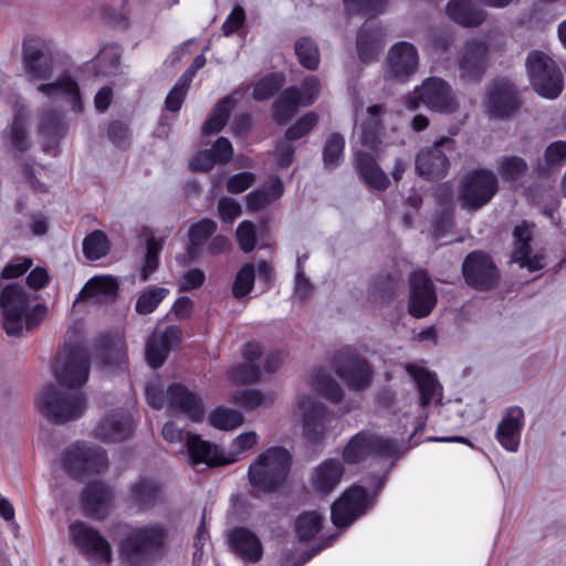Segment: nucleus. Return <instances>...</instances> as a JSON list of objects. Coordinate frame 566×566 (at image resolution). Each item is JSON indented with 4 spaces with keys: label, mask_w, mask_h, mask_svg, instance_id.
Listing matches in <instances>:
<instances>
[{
    "label": "nucleus",
    "mask_w": 566,
    "mask_h": 566,
    "mask_svg": "<svg viewBox=\"0 0 566 566\" xmlns=\"http://www.w3.org/2000/svg\"><path fill=\"white\" fill-rule=\"evenodd\" d=\"M54 373L60 387L49 384L41 390L38 401L40 411L56 424L77 420L86 409L85 395L78 389L88 379V350L83 346L65 348Z\"/></svg>",
    "instance_id": "1"
},
{
    "label": "nucleus",
    "mask_w": 566,
    "mask_h": 566,
    "mask_svg": "<svg viewBox=\"0 0 566 566\" xmlns=\"http://www.w3.org/2000/svg\"><path fill=\"white\" fill-rule=\"evenodd\" d=\"M2 326L9 336H21L23 329L32 332L48 314L38 295L18 283L7 284L0 292Z\"/></svg>",
    "instance_id": "2"
},
{
    "label": "nucleus",
    "mask_w": 566,
    "mask_h": 566,
    "mask_svg": "<svg viewBox=\"0 0 566 566\" xmlns=\"http://www.w3.org/2000/svg\"><path fill=\"white\" fill-rule=\"evenodd\" d=\"M167 535L159 523L134 527L119 543L120 558L129 566H147L161 557Z\"/></svg>",
    "instance_id": "3"
},
{
    "label": "nucleus",
    "mask_w": 566,
    "mask_h": 566,
    "mask_svg": "<svg viewBox=\"0 0 566 566\" xmlns=\"http://www.w3.org/2000/svg\"><path fill=\"white\" fill-rule=\"evenodd\" d=\"M292 465V455L283 447H271L250 464L248 476L253 489L273 493L286 481Z\"/></svg>",
    "instance_id": "4"
},
{
    "label": "nucleus",
    "mask_w": 566,
    "mask_h": 566,
    "mask_svg": "<svg viewBox=\"0 0 566 566\" xmlns=\"http://www.w3.org/2000/svg\"><path fill=\"white\" fill-rule=\"evenodd\" d=\"M407 107L415 111L422 104L429 111L439 114H454L459 102L451 85L441 77L432 76L422 81L413 94L407 98Z\"/></svg>",
    "instance_id": "5"
},
{
    "label": "nucleus",
    "mask_w": 566,
    "mask_h": 566,
    "mask_svg": "<svg viewBox=\"0 0 566 566\" xmlns=\"http://www.w3.org/2000/svg\"><path fill=\"white\" fill-rule=\"evenodd\" d=\"M531 84L541 96L554 99L563 91V74L558 65L545 53L532 51L526 59Z\"/></svg>",
    "instance_id": "6"
},
{
    "label": "nucleus",
    "mask_w": 566,
    "mask_h": 566,
    "mask_svg": "<svg viewBox=\"0 0 566 566\" xmlns=\"http://www.w3.org/2000/svg\"><path fill=\"white\" fill-rule=\"evenodd\" d=\"M499 190L497 178L489 169H474L461 179L459 199L462 206L476 211L488 205Z\"/></svg>",
    "instance_id": "7"
},
{
    "label": "nucleus",
    "mask_w": 566,
    "mask_h": 566,
    "mask_svg": "<svg viewBox=\"0 0 566 566\" xmlns=\"http://www.w3.org/2000/svg\"><path fill=\"white\" fill-rule=\"evenodd\" d=\"M62 467L67 474L78 479L85 474L106 470L108 460L103 448L76 442L64 451Z\"/></svg>",
    "instance_id": "8"
},
{
    "label": "nucleus",
    "mask_w": 566,
    "mask_h": 566,
    "mask_svg": "<svg viewBox=\"0 0 566 566\" xmlns=\"http://www.w3.org/2000/svg\"><path fill=\"white\" fill-rule=\"evenodd\" d=\"M22 60L30 81L49 80L54 71L52 43L41 36H25L22 43Z\"/></svg>",
    "instance_id": "9"
},
{
    "label": "nucleus",
    "mask_w": 566,
    "mask_h": 566,
    "mask_svg": "<svg viewBox=\"0 0 566 566\" xmlns=\"http://www.w3.org/2000/svg\"><path fill=\"white\" fill-rule=\"evenodd\" d=\"M454 149V140L441 137L431 146L423 147L416 156V171L427 180L442 179L449 171L448 154Z\"/></svg>",
    "instance_id": "10"
},
{
    "label": "nucleus",
    "mask_w": 566,
    "mask_h": 566,
    "mask_svg": "<svg viewBox=\"0 0 566 566\" xmlns=\"http://www.w3.org/2000/svg\"><path fill=\"white\" fill-rule=\"evenodd\" d=\"M337 376L352 390H365L371 384L374 370L369 363L350 349L338 350L333 357Z\"/></svg>",
    "instance_id": "11"
},
{
    "label": "nucleus",
    "mask_w": 566,
    "mask_h": 566,
    "mask_svg": "<svg viewBox=\"0 0 566 566\" xmlns=\"http://www.w3.org/2000/svg\"><path fill=\"white\" fill-rule=\"evenodd\" d=\"M462 274L467 284L479 291L492 290L500 281V272L494 261L488 253L480 250L465 256Z\"/></svg>",
    "instance_id": "12"
},
{
    "label": "nucleus",
    "mask_w": 566,
    "mask_h": 566,
    "mask_svg": "<svg viewBox=\"0 0 566 566\" xmlns=\"http://www.w3.org/2000/svg\"><path fill=\"white\" fill-rule=\"evenodd\" d=\"M371 505L366 489L359 485L352 486L332 505V522L337 527H348L366 514Z\"/></svg>",
    "instance_id": "13"
},
{
    "label": "nucleus",
    "mask_w": 566,
    "mask_h": 566,
    "mask_svg": "<svg viewBox=\"0 0 566 566\" xmlns=\"http://www.w3.org/2000/svg\"><path fill=\"white\" fill-rule=\"evenodd\" d=\"M296 410L302 417L303 433L311 443L323 441L327 428L328 411L324 403L310 396L297 399Z\"/></svg>",
    "instance_id": "14"
},
{
    "label": "nucleus",
    "mask_w": 566,
    "mask_h": 566,
    "mask_svg": "<svg viewBox=\"0 0 566 566\" xmlns=\"http://www.w3.org/2000/svg\"><path fill=\"white\" fill-rule=\"evenodd\" d=\"M410 295L408 312L416 318L428 316L437 304L434 286L424 271H416L409 277Z\"/></svg>",
    "instance_id": "15"
},
{
    "label": "nucleus",
    "mask_w": 566,
    "mask_h": 566,
    "mask_svg": "<svg viewBox=\"0 0 566 566\" xmlns=\"http://www.w3.org/2000/svg\"><path fill=\"white\" fill-rule=\"evenodd\" d=\"M419 65V55L416 46L406 41L394 44L387 56V74L398 82H406L412 76Z\"/></svg>",
    "instance_id": "16"
},
{
    "label": "nucleus",
    "mask_w": 566,
    "mask_h": 566,
    "mask_svg": "<svg viewBox=\"0 0 566 566\" xmlns=\"http://www.w3.org/2000/svg\"><path fill=\"white\" fill-rule=\"evenodd\" d=\"M69 532L72 542L82 553L101 560H111V545L98 531L83 522H74L70 525Z\"/></svg>",
    "instance_id": "17"
},
{
    "label": "nucleus",
    "mask_w": 566,
    "mask_h": 566,
    "mask_svg": "<svg viewBox=\"0 0 566 566\" xmlns=\"http://www.w3.org/2000/svg\"><path fill=\"white\" fill-rule=\"evenodd\" d=\"M488 56L489 48L485 41L475 39L467 41L458 57L461 77L479 81L486 70Z\"/></svg>",
    "instance_id": "18"
},
{
    "label": "nucleus",
    "mask_w": 566,
    "mask_h": 566,
    "mask_svg": "<svg viewBox=\"0 0 566 566\" xmlns=\"http://www.w3.org/2000/svg\"><path fill=\"white\" fill-rule=\"evenodd\" d=\"M133 433L132 416L124 409L106 413L94 429L97 439L105 442H120Z\"/></svg>",
    "instance_id": "19"
},
{
    "label": "nucleus",
    "mask_w": 566,
    "mask_h": 566,
    "mask_svg": "<svg viewBox=\"0 0 566 566\" xmlns=\"http://www.w3.org/2000/svg\"><path fill=\"white\" fill-rule=\"evenodd\" d=\"M532 228L533 224H530L527 221H523L514 228L512 260L518 263L521 268H526L528 271L534 272L543 269L545 264L541 254H531Z\"/></svg>",
    "instance_id": "20"
},
{
    "label": "nucleus",
    "mask_w": 566,
    "mask_h": 566,
    "mask_svg": "<svg viewBox=\"0 0 566 566\" xmlns=\"http://www.w3.org/2000/svg\"><path fill=\"white\" fill-rule=\"evenodd\" d=\"M166 397L170 409L185 413L195 422L203 418L205 408L201 398L184 385H170L167 388Z\"/></svg>",
    "instance_id": "21"
},
{
    "label": "nucleus",
    "mask_w": 566,
    "mask_h": 566,
    "mask_svg": "<svg viewBox=\"0 0 566 566\" xmlns=\"http://www.w3.org/2000/svg\"><path fill=\"white\" fill-rule=\"evenodd\" d=\"M181 340V329L176 325L167 326L163 334H153L146 344L148 365L157 369L161 367L169 352Z\"/></svg>",
    "instance_id": "22"
},
{
    "label": "nucleus",
    "mask_w": 566,
    "mask_h": 566,
    "mask_svg": "<svg viewBox=\"0 0 566 566\" xmlns=\"http://www.w3.org/2000/svg\"><path fill=\"white\" fill-rule=\"evenodd\" d=\"M36 90L48 98L55 99L61 97L63 101L69 102L75 113L83 111L80 86L70 74H63L50 83H41L36 86Z\"/></svg>",
    "instance_id": "23"
},
{
    "label": "nucleus",
    "mask_w": 566,
    "mask_h": 566,
    "mask_svg": "<svg viewBox=\"0 0 566 566\" xmlns=\"http://www.w3.org/2000/svg\"><path fill=\"white\" fill-rule=\"evenodd\" d=\"M523 424V409L516 406L509 408L497 424L495 432L496 440L505 450L510 452L518 450Z\"/></svg>",
    "instance_id": "24"
},
{
    "label": "nucleus",
    "mask_w": 566,
    "mask_h": 566,
    "mask_svg": "<svg viewBox=\"0 0 566 566\" xmlns=\"http://www.w3.org/2000/svg\"><path fill=\"white\" fill-rule=\"evenodd\" d=\"M518 107L515 87L506 81H496L488 93V111L491 116L503 118Z\"/></svg>",
    "instance_id": "25"
},
{
    "label": "nucleus",
    "mask_w": 566,
    "mask_h": 566,
    "mask_svg": "<svg viewBox=\"0 0 566 566\" xmlns=\"http://www.w3.org/2000/svg\"><path fill=\"white\" fill-rule=\"evenodd\" d=\"M355 168L369 188L377 191H385L389 188L390 180L374 155L358 150L355 154Z\"/></svg>",
    "instance_id": "26"
},
{
    "label": "nucleus",
    "mask_w": 566,
    "mask_h": 566,
    "mask_svg": "<svg viewBox=\"0 0 566 566\" xmlns=\"http://www.w3.org/2000/svg\"><path fill=\"white\" fill-rule=\"evenodd\" d=\"M402 285V275L399 271L377 273L368 287V297L373 302L388 305L391 303Z\"/></svg>",
    "instance_id": "27"
},
{
    "label": "nucleus",
    "mask_w": 566,
    "mask_h": 566,
    "mask_svg": "<svg viewBox=\"0 0 566 566\" xmlns=\"http://www.w3.org/2000/svg\"><path fill=\"white\" fill-rule=\"evenodd\" d=\"M229 543L235 554L250 563L262 558L263 545L259 536L247 527H234L229 534Z\"/></svg>",
    "instance_id": "28"
},
{
    "label": "nucleus",
    "mask_w": 566,
    "mask_h": 566,
    "mask_svg": "<svg viewBox=\"0 0 566 566\" xmlns=\"http://www.w3.org/2000/svg\"><path fill=\"white\" fill-rule=\"evenodd\" d=\"M406 371L417 385L422 407L429 406L432 401H441L442 387L434 374L415 364H407Z\"/></svg>",
    "instance_id": "29"
},
{
    "label": "nucleus",
    "mask_w": 566,
    "mask_h": 566,
    "mask_svg": "<svg viewBox=\"0 0 566 566\" xmlns=\"http://www.w3.org/2000/svg\"><path fill=\"white\" fill-rule=\"evenodd\" d=\"M385 33L378 22H365L357 34V53L361 62L368 63L378 54Z\"/></svg>",
    "instance_id": "30"
},
{
    "label": "nucleus",
    "mask_w": 566,
    "mask_h": 566,
    "mask_svg": "<svg viewBox=\"0 0 566 566\" xmlns=\"http://www.w3.org/2000/svg\"><path fill=\"white\" fill-rule=\"evenodd\" d=\"M344 464L338 459H327L318 464L312 476L314 490L321 494L331 493L340 482Z\"/></svg>",
    "instance_id": "31"
},
{
    "label": "nucleus",
    "mask_w": 566,
    "mask_h": 566,
    "mask_svg": "<svg viewBox=\"0 0 566 566\" xmlns=\"http://www.w3.org/2000/svg\"><path fill=\"white\" fill-rule=\"evenodd\" d=\"M111 500L112 490L102 482L87 484L82 493V503L86 514L95 518L104 517Z\"/></svg>",
    "instance_id": "32"
},
{
    "label": "nucleus",
    "mask_w": 566,
    "mask_h": 566,
    "mask_svg": "<svg viewBox=\"0 0 566 566\" xmlns=\"http://www.w3.org/2000/svg\"><path fill=\"white\" fill-rule=\"evenodd\" d=\"M446 11L452 21L463 27H478L485 20V13L473 0H450Z\"/></svg>",
    "instance_id": "33"
},
{
    "label": "nucleus",
    "mask_w": 566,
    "mask_h": 566,
    "mask_svg": "<svg viewBox=\"0 0 566 566\" xmlns=\"http://www.w3.org/2000/svg\"><path fill=\"white\" fill-rule=\"evenodd\" d=\"M186 447L193 465L205 463L209 467H216L224 463L218 453L217 447L202 440L199 434L187 433Z\"/></svg>",
    "instance_id": "34"
},
{
    "label": "nucleus",
    "mask_w": 566,
    "mask_h": 566,
    "mask_svg": "<svg viewBox=\"0 0 566 566\" xmlns=\"http://www.w3.org/2000/svg\"><path fill=\"white\" fill-rule=\"evenodd\" d=\"M130 500L138 510H149L161 501V485L154 479L140 478L130 486Z\"/></svg>",
    "instance_id": "35"
},
{
    "label": "nucleus",
    "mask_w": 566,
    "mask_h": 566,
    "mask_svg": "<svg viewBox=\"0 0 566 566\" xmlns=\"http://www.w3.org/2000/svg\"><path fill=\"white\" fill-rule=\"evenodd\" d=\"M384 111L381 104H375L367 108L369 118L361 124L360 142L363 145L378 151L381 145V137L384 135V125L380 119V114Z\"/></svg>",
    "instance_id": "36"
},
{
    "label": "nucleus",
    "mask_w": 566,
    "mask_h": 566,
    "mask_svg": "<svg viewBox=\"0 0 566 566\" xmlns=\"http://www.w3.org/2000/svg\"><path fill=\"white\" fill-rule=\"evenodd\" d=\"M301 106H303L301 92L296 86H290L285 88L273 103V119L279 125H285Z\"/></svg>",
    "instance_id": "37"
},
{
    "label": "nucleus",
    "mask_w": 566,
    "mask_h": 566,
    "mask_svg": "<svg viewBox=\"0 0 566 566\" xmlns=\"http://www.w3.org/2000/svg\"><path fill=\"white\" fill-rule=\"evenodd\" d=\"M233 108V101L227 96L219 101L211 111L208 119L202 125V135L209 136L219 133L227 124L231 111Z\"/></svg>",
    "instance_id": "38"
},
{
    "label": "nucleus",
    "mask_w": 566,
    "mask_h": 566,
    "mask_svg": "<svg viewBox=\"0 0 566 566\" xmlns=\"http://www.w3.org/2000/svg\"><path fill=\"white\" fill-rule=\"evenodd\" d=\"M369 432L360 431L355 434L343 450V460L348 464H356L365 460L370 453Z\"/></svg>",
    "instance_id": "39"
},
{
    "label": "nucleus",
    "mask_w": 566,
    "mask_h": 566,
    "mask_svg": "<svg viewBox=\"0 0 566 566\" xmlns=\"http://www.w3.org/2000/svg\"><path fill=\"white\" fill-rule=\"evenodd\" d=\"M345 138L339 133H332L327 136L323 148V163L327 170H334L343 161Z\"/></svg>",
    "instance_id": "40"
},
{
    "label": "nucleus",
    "mask_w": 566,
    "mask_h": 566,
    "mask_svg": "<svg viewBox=\"0 0 566 566\" xmlns=\"http://www.w3.org/2000/svg\"><path fill=\"white\" fill-rule=\"evenodd\" d=\"M9 139L12 147L20 153H24L31 147V140L27 130V113L22 108L13 117Z\"/></svg>",
    "instance_id": "41"
},
{
    "label": "nucleus",
    "mask_w": 566,
    "mask_h": 566,
    "mask_svg": "<svg viewBox=\"0 0 566 566\" xmlns=\"http://www.w3.org/2000/svg\"><path fill=\"white\" fill-rule=\"evenodd\" d=\"M314 388L332 402H339L343 399L340 385L325 370L316 371L312 377Z\"/></svg>",
    "instance_id": "42"
},
{
    "label": "nucleus",
    "mask_w": 566,
    "mask_h": 566,
    "mask_svg": "<svg viewBox=\"0 0 566 566\" xmlns=\"http://www.w3.org/2000/svg\"><path fill=\"white\" fill-rule=\"evenodd\" d=\"M109 252L107 235L102 230H95L83 240V253L88 260H98Z\"/></svg>",
    "instance_id": "43"
},
{
    "label": "nucleus",
    "mask_w": 566,
    "mask_h": 566,
    "mask_svg": "<svg viewBox=\"0 0 566 566\" xmlns=\"http://www.w3.org/2000/svg\"><path fill=\"white\" fill-rule=\"evenodd\" d=\"M528 170V165L520 156H504L497 167V172L505 181H517Z\"/></svg>",
    "instance_id": "44"
},
{
    "label": "nucleus",
    "mask_w": 566,
    "mask_h": 566,
    "mask_svg": "<svg viewBox=\"0 0 566 566\" xmlns=\"http://www.w3.org/2000/svg\"><path fill=\"white\" fill-rule=\"evenodd\" d=\"M295 54L302 66L307 70H316L319 65V52L316 43L307 36L301 38L295 43Z\"/></svg>",
    "instance_id": "45"
},
{
    "label": "nucleus",
    "mask_w": 566,
    "mask_h": 566,
    "mask_svg": "<svg viewBox=\"0 0 566 566\" xmlns=\"http://www.w3.org/2000/svg\"><path fill=\"white\" fill-rule=\"evenodd\" d=\"M168 294V289L159 286H153L144 291L136 301V312L140 315L153 313Z\"/></svg>",
    "instance_id": "46"
},
{
    "label": "nucleus",
    "mask_w": 566,
    "mask_h": 566,
    "mask_svg": "<svg viewBox=\"0 0 566 566\" xmlns=\"http://www.w3.org/2000/svg\"><path fill=\"white\" fill-rule=\"evenodd\" d=\"M117 287L118 286L116 281L112 277H93L86 282V284L80 292L78 297L87 298L99 295L113 296L116 294Z\"/></svg>",
    "instance_id": "47"
},
{
    "label": "nucleus",
    "mask_w": 566,
    "mask_h": 566,
    "mask_svg": "<svg viewBox=\"0 0 566 566\" xmlns=\"http://www.w3.org/2000/svg\"><path fill=\"white\" fill-rule=\"evenodd\" d=\"M243 415L234 409L218 407L209 418L212 427L221 430H231L243 423Z\"/></svg>",
    "instance_id": "48"
},
{
    "label": "nucleus",
    "mask_w": 566,
    "mask_h": 566,
    "mask_svg": "<svg viewBox=\"0 0 566 566\" xmlns=\"http://www.w3.org/2000/svg\"><path fill=\"white\" fill-rule=\"evenodd\" d=\"M255 281V268L251 263L244 264L237 273L233 284L232 294L234 298L241 300L247 296L253 289Z\"/></svg>",
    "instance_id": "49"
},
{
    "label": "nucleus",
    "mask_w": 566,
    "mask_h": 566,
    "mask_svg": "<svg viewBox=\"0 0 566 566\" xmlns=\"http://www.w3.org/2000/svg\"><path fill=\"white\" fill-rule=\"evenodd\" d=\"M163 249V240L151 237L146 242V254L140 272V280L146 282L149 276L158 269L159 253Z\"/></svg>",
    "instance_id": "50"
},
{
    "label": "nucleus",
    "mask_w": 566,
    "mask_h": 566,
    "mask_svg": "<svg viewBox=\"0 0 566 566\" xmlns=\"http://www.w3.org/2000/svg\"><path fill=\"white\" fill-rule=\"evenodd\" d=\"M322 516L316 512H304L295 523V531L301 541H310L322 527Z\"/></svg>",
    "instance_id": "51"
},
{
    "label": "nucleus",
    "mask_w": 566,
    "mask_h": 566,
    "mask_svg": "<svg viewBox=\"0 0 566 566\" xmlns=\"http://www.w3.org/2000/svg\"><path fill=\"white\" fill-rule=\"evenodd\" d=\"M39 133L42 136L50 137L54 142L63 135L62 115L55 109H45L42 112Z\"/></svg>",
    "instance_id": "52"
},
{
    "label": "nucleus",
    "mask_w": 566,
    "mask_h": 566,
    "mask_svg": "<svg viewBox=\"0 0 566 566\" xmlns=\"http://www.w3.org/2000/svg\"><path fill=\"white\" fill-rule=\"evenodd\" d=\"M285 77L281 73H271L262 77L253 88V98L265 101L272 97L284 84Z\"/></svg>",
    "instance_id": "53"
},
{
    "label": "nucleus",
    "mask_w": 566,
    "mask_h": 566,
    "mask_svg": "<svg viewBox=\"0 0 566 566\" xmlns=\"http://www.w3.org/2000/svg\"><path fill=\"white\" fill-rule=\"evenodd\" d=\"M233 401L245 409L253 410L263 405L271 406L274 401V396L264 395L256 389H247L238 392Z\"/></svg>",
    "instance_id": "54"
},
{
    "label": "nucleus",
    "mask_w": 566,
    "mask_h": 566,
    "mask_svg": "<svg viewBox=\"0 0 566 566\" xmlns=\"http://www.w3.org/2000/svg\"><path fill=\"white\" fill-rule=\"evenodd\" d=\"M218 224L212 219H202L197 223L190 226L188 230V239L195 242L196 245H203L210 237L214 234Z\"/></svg>",
    "instance_id": "55"
},
{
    "label": "nucleus",
    "mask_w": 566,
    "mask_h": 566,
    "mask_svg": "<svg viewBox=\"0 0 566 566\" xmlns=\"http://www.w3.org/2000/svg\"><path fill=\"white\" fill-rule=\"evenodd\" d=\"M318 122V115L308 112L303 115L296 123L290 126L285 132V138L289 142L297 140L311 132Z\"/></svg>",
    "instance_id": "56"
},
{
    "label": "nucleus",
    "mask_w": 566,
    "mask_h": 566,
    "mask_svg": "<svg viewBox=\"0 0 566 566\" xmlns=\"http://www.w3.org/2000/svg\"><path fill=\"white\" fill-rule=\"evenodd\" d=\"M235 234L238 244L244 253H249L254 250L256 245V232L255 226L251 221L244 220L240 222Z\"/></svg>",
    "instance_id": "57"
},
{
    "label": "nucleus",
    "mask_w": 566,
    "mask_h": 566,
    "mask_svg": "<svg viewBox=\"0 0 566 566\" xmlns=\"http://www.w3.org/2000/svg\"><path fill=\"white\" fill-rule=\"evenodd\" d=\"M122 50L116 44L105 45L98 53L97 60L104 73L116 70L120 64Z\"/></svg>",
    "instance_id": "58"
},
{
    "label": "nucleus",
    "mask_w": 566,
    "mask_h": 566,
    "mask_svg": "<svg viewBox=\"0 0 566 566\" xmlns=\"http://www.w3.org/2000/svg\"><path fill=\"white\" fill-rule=\"evenodd\" d=\"M261 371L255 364H239L231 369V379L239 384L256 382L260 378Z\"/></svg>",
    "instance_id": "59"
},
{
    "label": "nucleus",
    "mask_w": 566,
    "mask_h": 566,
    "mask_svg": "<svg viewBox=\"0 0 566 566\" xmlns=\"http://www.w3.org/2000/svg\"><path fill=\"white\" fill-rule=\"evenodd\" d=\"M544 159L547 170L563 166L566 163V142L552 143L545 150Z\"/></svg>",
    "instance_id": "60"
},
{
    "label": "nucleus",
    "mask_w": 566,
    "mask_h": 566,
    "mask_svg": "<svg viewBox=\"0 0 566 566\" xmlns=\"http://www.w3.org/2000/svg\"><path fill=\"white\" fill-rule=\"evenodd\" d=\"M189 87H190V83L182 82V80L179 77V80L177 81V83L170 90V92L168 93V95L166 97V101H165L166 108L170 112H178L182 106V103L186 98Z\"/></svg>",
    "instance_id": "61"
},
{
    "label": "nucleus",
    "mask_w": 566,
    "mask_h": 566,
    "mask_svg": "<svg viewBox=\"0 0 566 566\" xmlns=\"http://www.w3.org/2000/svg\"><path fill=\"white\" fill-rule=\"evenodd\" d=\"M107 135L109 140L118 148H127L130 143V133L128 126L119 120H114L108 125Z\"/></svg>",
    "instance_id": "62"
},
{
    "label": "nucleus",
    "mask_w": 566,
    "mask_h": 566,
    "mask_svg": "<svg viewBox=\"0 0 566 566\" xmlns=\"http://www.w3.org/2000/svg\"><path fill=\"white\" fill-rule=\"evenodd\" d=\"M297 88L301 92L303 106H310L317 99L321 91V84L316 76L308 75L303 80L301 86Z\"/></svg>",
    "instance_id": "63"
},
{
    "label": "nucleus",
    "mask_w": 566,
    "mask_h": 566,
    "mask_svg": "<svg viewBox=\"0 0 566 566\" xmlns=\"http://www.w3.org/2000/svg\"><path fill=\"white\" fill-rule=\"evenodd\" d=\"M102 363L105 366L117 367L125 369L127 364L126 349L123 343H114L102 357Z\"/></svg>",
    "instance_id": "64"
}]
</instances>
